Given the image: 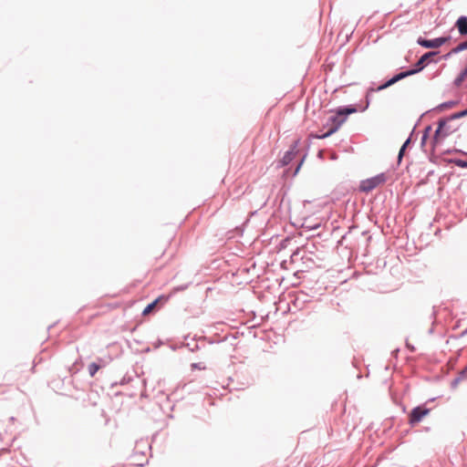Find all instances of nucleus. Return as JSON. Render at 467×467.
Masks as SVG:
<instances>
[{
	"label": "nucleus",
	"mask_w": 467,
	"mask_h": 467,
	"mask_svg": "<svg viewBox=\"0 0 467 467\" xmlns=\"http://www.w3.org/2000/svg\"><path fill=\"white\" fill-rule=\"evenodd\" d=\"M305 158H306V154L300 159L299 162L297 163V165L293 172V176H296L298 173V171H300L301 166L305 161Z\"/></svg>",
	"instance_id": "nucleus-22"
},
{
	"label": "nucleus",
	"mask_w": 467,
	"mask_h": 467,
	"mask_svg": "<svg viewBox=\"0 0 467 467\" xmlns=\"http://www.w3.org/2000/svg\"><path fill=\"white\" fill-rule=\"evenodd\" d=\"M187 287H188V285H182L175 286V287L172 288L171 294H175L177 292L184 291L185 289H187Z\"/></svg>",
	"instance_id": "nucleus-23"
},
{
	"label": "nucleus",
	"mask_w": 467,
	"mask_h": 467,
	"mask_svg": "<svg viewBox=\"0 0 467 467\" xmlns=\"http://www.w3.org/2000/svg\"><path fill=\"white\" fill-rule=\"evenodd\" d=\"M213 343H214V341L209 340V344H213Z\"/></svg>",
	"instance_id": "nucleus-38"
},
{
	"label": "nucleus",
	"mask_w": 467,
	"mask_h": 467,
	"mask_svg": "<svg viewBox=\"0 0 467 467\" xmlns=\"http://www.w3.org/2000/svg\"><path fill=\"white\" fill-rule=\"evenodd\" d=\"M453 151H455V152H459V153H462V154H464V155H467V152H464V151H462V150H456V149H455V150H453ZM451 152H452V150H448L446 151V153H451Z\"/></svg>",
	"instance_id": "nucleus-29"
},
{
	"label": "nucleus",
	"mask_w": 467,
	"mask_h": 467,
	"mask_svg": "<svg viewBox=\"0 0 467 467\" xmlns=\"http://www.w3.org/2000/svg\"><path fill=\"white\" fill-rule=\"evenodd\" d=\"M431 409L427 408L424 404L414 407L409 413V424L411 427L416 426L424 419V417L429 415Z\"/></svg>",
	"instance_id": "nucleus-4"
},
{
	"label": "nucleus",
	"mask_w": 467,
	"mask_h": 467,
	"mask_svg": "<svg viewBox=\"0 0 467 467\" xmlns=\"http://www.w3.org/2000/svg\"><path fill=\"white\" fill-rule=\"evenodd\" d=\"M417 44L424 48L435 49L441 47V41L439 37L433 39H427L422 36L417 38Z\"/></svg>",
	"instance_id": "nucleus-10"
},
{
	"label": "nucleus",
	"mask_w": 467,
	"mask_h": 467,
	"mask_svg": "<svg viewBox=\"0 0 467 467\" xmlns=\"http://www.w3.org/2000/svg\"><path fill=\"white\" fill-rule=\"evenodd\" d=\"M170 298V296L161 295L154 299L152 302L148 304L143 311L142 316H147L154 313L161 306L164 305Z\"/></svg>",
	"instance_id": "nucleus-8"
},
{
	"label": "nucleus",
	"mask_w": 467,
	"mask_h": 467,
	"mask_svg": "<svg viewBox=\"0 0 467 467\" xmlns=\"http://www.w3.org/2000/svg\"><path fill=\"white\" fill-rule=\"evenodd\" d=\"M298 254H299V251H298V250H297V251H296V252H294V253L292 254V255H291L292 260H294V258H295L296 256H297Z\"/></svg>",
	"instance_id": "nucleus-33"
},
{
	"label": "nucleus",
	"mask_w": 467,
	"mask_h": 467,
	"mask_svg": "<svg viewBox=\"0 0 467 467\" xmlns=\"http://www.w3.org/2000/svg\"><path fill=\"white\" fill-rule=\"evenodd\" d=\"M450 53H451V55L452 56V55H455V54H459V53H460V51H459L458 47H453V48L450 51Z\"/></svg>",
	"instance_id": "nucleus-30"
},
{
	"label": "nucleus",
	"mask_w": 467,
	"mask_h": 467,
	"mask_svg": "<svg viewBox=\"0 0 467 467\" xmlns=\"http://www.w3.org/2000/svg\"><path fill=\"white\" fill-rule=\"evenodd\" d=\"M407 77H410L409 72H407V70H403V71H400V72L393 75L390 78H389L388 80H386L384 83H382L381 85H379L378 87H375V83H371V85L367 89L366 101H365V105L362 106L360 109L361 111H365L369 107L370 96L372 93L386 89V88H389L390 86L396 84L400 80L404 79Z\"/></svg>",
	"instance_id": "nucleus-2"
},
{
	"label": "nucleus",
	"mask_w": 467,
	"mask_h": 467,
	"mask_svg": "<svg viewBox=\"0 0 467 467\" xmlns=\"http://www.w3.org/2000/svg\"><path fill=\"white\" fill-rule=\"evenodd\" d=\"M439 54V51H429L424 53L411 68L406 69L410 76L415 75L422 71L429 64V59Z\"/></svg>",
	"instance_id": "nucleus-5"
},
{
	"label": "nucleus",
	"mask_w": 467,
	"mask_h": 467,
	"mask_svg": "<svg viewBox=\"0 0 467 467\" xmlns=\"http://www.w3.org/2000/svg\"><path fill=\"white\" fill-rule=\"evenodd\" d=\"M406 348L410 351V352H415L416 351V348L413 345H411L410 343H409V341L407 340L406 341Z\"/></svg>",
	"instance_id": "nucleus-27"
},
{
	"label": "nucleus",
	"mask_w": 467,
	"mask_h": 467,
	"mask_svg": "<svg viewBox=\"0 0 467 467\" xmlns=\"http://www.w3.org/2000/svg\"><path fill=\"white\" fill-rule=\"evenodd\" d=\"M161 344H162V342H161V341H159V342H158V346H161Z\"/></svg>",
	"instance_id": "nucleus-39"
},
{
	"label": "nucleus",
	"mask_w": 467,
	"mask_h": 467,
	"mask_svg": "<svg viewBox=\"0 0 467 467\" xmlns=\"http://www.w3.org/2000/svg\"><path fill=\"white\" fill-rule=\"evenodd\" d=\"M98 363H99V365H102V367H104V366L106 365V362H105L102 358H99Z\"/></svg>",
	"instance_id": "nucleus-34"
},
{
	"label": "nucleus",
	"mask_w": 467,
	"mask_h": 467,
	"mask_svg": "<svg viewBox=\"0 0 467 467\" xmlns=\"http://www.w3.org/2000/svg\"><path fill=\"white\" fill-rule=\"evenodd\" d=\"M467 334V328L462 333V336H464Z\"/></svg>",
	"instance_id": "nucleus-37"
},
{
	"label": "nucleus",
	"mask_w": 467,
	"mask_h": 467,
	"mask_svg": "<svg viewBox=\"0 0 467 467\" xmlns=\"http://www.w3.org/2000/svg\"><path fill=\"white\" fill-rule=\"evenodd\" d=\"M298 143L299 140H295L289 150H286L283 156V158L278 161L277 167H285L287 166L298 154Z\"/></svg>",
	"instance_id": "nucleus-7"
},
{
	"label": "nucleus",
	"mask_w": 467,
	"mask_h": 467,
	"mask_svg": "<svg viewBox=\"0 0 467 467\" xmlns=\"http://www.w3.org/2000/svg\"><path fill=\"white\" fill-rule=\"evenodd\" d=\"M451 57V53H450V52H448V53H446L445 55H443V56L441 57V58H442V59H444V60H448Z\"/></svg>",
	"instance_id": "nucleus-31"
},
{
	"label": "nucleus",
	"mask_w": 467,
	"mask_h": 467,
	"mask_svg": "<svg viewBox=\"0 0 467 467\" xmlns=\"http://www.w3.org/2000/svg\"><path fill=\"white\" fill-rule=\"evenodd\" d=\"M439 39L441 43V47L443 46L444 44L448 43L449 41L451 40V36L448 35V36H439Z\"/></svg>",
	"instance_id": "nucleus-24"
},
{
	"label": "nucleus",
	"mask_w": 467,
	"mask_h": 467,
	"mask_svg": "<svg viewBox=\"0 0 467 467\" xmlns=\"http://www.w3.org/2000/svg\"><path fill=\"white\" fill-rule=\"evenodd\" d=\"M461 36H467V16H460L454 23Z\"/></svg>",
	"instance_id": "nucleus-11"
},
{
	"label": "nucleus",
	"mask_w": 467,
	"mask_h": 467,
	"mask_svg": "<svg viewBox=\"0 0 467 467\" xmlns=\"http://www.w3.org/2000/svg\"><path fill=\"white\" fill-rule=\"evenodd\" d=\"M432 130V127L431 125H427L423 131H422V135H421V139H420V148L424 150V148L426 146V143L430 138V135H431V132Z\"/></svg>",
	"instance_id": "nucleus-15"
},
{
	"label": "nucleus",
	"mask_w": 467,
	"mask_h": 467,
	"mask_svg": "<svg viewBox=\"0 0 467 467\" xmlns=\"http://www.w3.org/2000/svg\"><path fill=\"white\" fill-rule=\"evenodd\" d=\"M453 121L454 119H451L450 116L438 119L437 128L431 140L432 150L441 145L448 136L459 130L460 125Z\"/></svg>",
	"instance_id": "nucleus-1"
},
{
	"label": "nucleus",
	"mask_w": 467,
	"mask_h": 467,
	"mask_svg": "<svg viewBox=\"0 0 467 467\" xmlns=\"http://www.w3.org/2000/svg\"><path fill=\"white\" fill-rule=\"evenodd\" d=\"M449 163H453L458 167L461 168H467V160L458 159V158H452L448 160Z\"/></svg>",
	"instance_id": "nucleus-19"
},
{
	"label": "nucleus",
	"mask_w": 467,
	"mask_h": 467,
	"mask_svg": "<svg viewBox=\"0 0 467 467\" xmlns=\"http://www.w3.org/2000/svg\"><path fill=\"white\" fill-rule=\"evenodd\" d=\"M414 134H415V127L413 128V130L410 133L409 137L403 142V144L401 145V147H400V149L399 150L398 158H397L399 164L401 162L402 158H403V156H404V154L406 152L407 148L412 143Z\"/></svg>",
	"instance_id": "nucleus-12"
},
{
	"label": "nucleus",
	"mask_w": 467,
	"mask_h": 467,
	"mask_svg": "<svg viewBox=\"0 0 467 467\" xmlns=\"http://www.w3.org/2000/svg\"><path fill=\"white\" fill-rule=\"evenodd\" d=\"M386 181V174L384 172L379 173L376 176L361 181L359 184V191L362 192H369L379 185L384 183Z\"/></svg>",
	"instance_id": "nucleus-3"
},
{
	"label": "nucleus",
	"mask_w": 467,
	"mask_h": 467,
	"mask_svg": "<svg viewBox=\"0 0 467 467\" xmlns=\"http://www.w3.org/2000/svg\"><path fill=\"white\" fill-rule=\"evenodd\" d=\"M466 116H467V108L465 109H462L458 112H454V113L451 114L450 119L456 120V119H462L463 117H466Z\"/></svg>",
	"instance_id": "nucleus-20"
},
{
	"label": "nucleus",
	"mask_w": 467,
	"mask_h": 467,
	"mask_svg": "<svg viewBox=\"0 0 467 467\" xmlns=\"http://www.w3.org/2000/svg\"><path fill=\"white\" fill-rule=\"evenodd\" d=\"M335 114L331 115L327 118L326 124H324V128L328 129V134H334L338 130L340 126L346 121V119L342 117V115H338V109H335Z\"/></svg>",
	"instance_id": "nucleus-6"
},
{
	"label": "nucleus",
	"mask_w": 467,
	"mask_h": 467,
	"mask_svg": "<svg viewBox=\"0 0 467 467\" xmlns=\"http://www.w3.org/2000/svg\"><path fill=\"white\" fill-rule=\"evenodd\" d=\"M331 135L332 134H328V130H327V131L322 132V133H312L311 137L314 139L323 140V139L330 137Z\"/></svg>",
	"instance_id": "nucleus-21"
},
{
	"label": "nucleus",
	"mask_w": 467,
	"mask_h": 467,
	"mask_svg": "<svg viewBox=\"0 0 467 467\" xmlns=\"http://www.w3.org/2000/svg\"><path fill=\"white\" fill-rule=\"evenodd\" d=\"M466 78H467V65L465 66V67L463 69L461 70V72L458 74V76L454 78L453 85L455 87H460L462 84V82L465 80Z\"/></svg>",
	"instance_id": "nucleus-16"
},
{
	"label": "nucleus",
	"mask_w": 467,
	"mask_h": 467,
	"mask_svg": "<svg viewBox=\"0 0 467 467\" xmlns=\"http://www.w3.org/2000/svg\"><path fill=\"white\" fill-rule=\"evenodd\" d=\"M428 333L432 335L434 333V322H432V326L429 328Z\"/></svg>",
	"instance_id": "nucleus-32"
},
{
	"label": "nucleus",
	"mask_w": 467,
	"mask_h": 467,
	"mask_svg": "<svg viewBox=\"0 0 467 467\" xmlns=\"http://www.w3.org/2000/svg\"><path fill=\"white\" fill-rule=\"evenodd\" d=\"M399 351H400V349H399V348L394 349V350L392 351V355H393V356H395V357H397V356H398Z\"/></svg>",
	"instance_id": "nucleus-36"
},
{
	"label": "nucleus",
	"mask_w": 467,
	"mask_h": 467,
	"mask_svg": "<svg viewBox=\"0 0 467 467\" xmlns=\"http://www.w3.org/2000/svg\"><path fill=\"white\" fill-rule=\"evenodd\" d=\"M365 105V103L363 104V106ZM361 107L362 105H358V104H349V105H346V106H340V107H337V109H338V115H342V117L347 119L348 117L352 114V113H356L358 111H361Z\"/></svg>",
	"instance_id": "nucleus-9"
},
{
	"label": "nucleus",
	"mask_w": 467,
	"mask_h": 467,
	"mask_svg": "<svg viewBox=\"0 0 467 467\" xmlns=\"http://www.w3.org/2000/svg\"><path fill=\"white\" fill-rule=\"evenodd\" d=\"M205 340H206L205 337H197L196 336H194L192 337L193 347L191 348V352H196V351L200 350L201 348H202L204 347Z\"/></svg>",
	"instance_id": "nucleus-14"
},
{
	"label": "nucleus",
	"mask_w": 467,
	"mask_h": 467,
	"mask_svg": "<svg viewBox=\"0 0 467 467\" xmlns=\"http://www.w3.org/2000/svg\"><path fill=\"white\" fill-rule=\"evenodd\" d=\"M102 368L98 362H92L88 365V374L90 377H94L96 373Z\"/></svg>",
	"instance_id": "nucleus-18"
},
{
	"label": "nucleus",
	"mask_w": 467,
	"mask_h": 467,
	"mask_svg": "<svg viewBox=\"0 0 467 467\" xmlns=\"http://www.w3.org/2000/svg\"><path fill=\"white\" fill-rule=\"evenodd\" d=\"M460 52L467 50V39L456 46Z\"/></svg>",
	"instance_id": "nucleus-25"
},
{
	"label": "nucleus",
	"mask_w": 467,
	"mask_h": 467,
	"mask_svg": "<svg viewBox=\"0 0 467 467\" xmlns=\"http://www.w3.org/2000/svg\"><path fill=\"white\" fill-rule=\"evenodd\" d=\"M183 346L186 347L191 351V348L193 347V341L192 340V342H186L183 344Z\"/></svg>",
	"instance_id": "nucleus-28"
},
{
	"label": "nucleus",
	"mask_w": 467,
	"mask_h": 467,
	"mask_svg": "<svg viewBox=\"0 0 467 467\" xmlns=\"http://www.w3.org/2000/svg\"><path fill=\"white\" fill-rule=\"evenodd\" d=\"M467 379V365L459 372L458 376L451 382V388H457L458 384Z\"/></svg>",
	"instance_id": "nucleus-13"
},
{
	"label": "nucleus",
	"mask_w": 467,
	"mask_h": 467,
	"mask_svg": "<svg viewBox=\"0 0 467 467\" xmlns=\"http://www.w3.org/2000/svg\"><path fill=\"white\" fill-rule=\"evenodd\" d=\"M192 367L193 368H200V363H193V364H192Z\"/></svg>",
	"instance_id": "nucleus-35"
},
{
	"label": "nucleus",
	"mask_w": 467,
	"mask_h": 467,
	"mask_svg": "<svg viewBox=\"0 0 467 467\" xmlns=\"http://www.w3.org/2000/svg\"><path fill=\"white\" fill-rule=\"evenodd\" d=\"M458 103H459V100H448V101L441 103L434 109L438 110V111H442L446 109H451V108L455 107L456 105H458Z\"/></svg>",
	"instance_id": "nucleus-17"
},
{
	"label": "nucleus",
	"mask_w": 467,
	"mask_h": 467,
	"mask_svg": "<svg viewBox=\"0 0 467 467\" xmlns=\"http://www.w3.org/2000/svg\"><path fill=\"white\" fill-rule=\"evenodd\" d=\"M129 380L126 379V378H123L119 383L118 382H114L111 384V387H115L117 385H125Z\"/></svg>",
	"instance_id": "nucleus-26"
}]
</instances>
